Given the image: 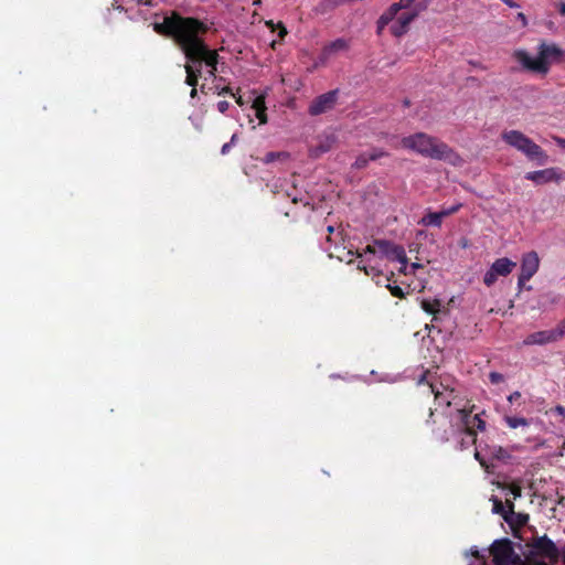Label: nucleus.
Here are the masks:
<instances>
[{"mask_svg":"<svg viewBox=\"0 0 565 565\" xmlns=\"http://www.w3.org/2000/svg\"><path fill=\"white\" fill-rule=\"evenodd\" d=\"M154 31L171 38L184 53L200 35L209 31V26L196 18L182 17L177 12L166 17L161 23L154 24Z\"/></svg>","mask_w":565,"mask_h":565,"instance_id":"nucleus-1","label":"nucleus"},{"mask_svg":"<svg viewBox=\"0 0 565 565\" xmlns=\"http://www.w3.org/2000/svg\"><path fill=\"white\" fill-rule=\"evenodd\" d=\"M428 0H399L393 3L377 20V33L381 34L391 22V33L399 38L408 30L411 22L427 8Z\"/></svg>","mask_w":565,"mask_h":565,"instance_id":"nucleus-2","label":"nucleus"},{"mask_svg":"<svg viewBox=\"0 0 565 565\" xmlns=\"http://www.w3.org/2000/svg\"><path fill=\"white\" fill-rule=\"evenodd\" d=\"M403 148L412 150L425 158L444 160L456 163L460 160L459 154L446 142L425 132H416L401 140Z\"/></svg>","mask_w":565,"mask_h":565,"instance_id":"nucleus-3","label":"nucleus"},{"mask_svg":"<svg viewBox=\"0 0 565 565\" xmlns=\"http://www.w3.org/2000/svg\"><path fill=\"white\" fill-rule=\"evenodd\" d=\"M565 52L555 43L541 42L537 46V55L532 57L524 50H516L513 54L514 58L522 67L532 73L546 75L553 62H558Z\"/></svg>","mask_w":565,"mask_h":565,"instance_id":"nucleus-4","label":"nucleus"},{"mask_svg":"<svg viewBox=\"0 0 565 565\" xmlns=\"http://www.w3.org/2000/svg\"><path fill=\"white\" fill-rule=\"evenodd\" d=\"M426 395L428 398L430 395H434V401L437 405L435 411L428 407L429 414L426 424L431 426V434L437 441L446 443L449 440V434L446 429L440 431V416L439 413L435 414V412H437L440 406L449 407L451 405L455 398V391L445 386L443 383H440L439 386L434 383H427Z\"/></svg>","mask_w":565,"mask_h":565,"instance_id":"nucleus-5","label":"nucleus"},{"mask_svg":"<svg viewBox=\"0 0 565 565\" xmlns=\"http://www.w3.org/2000/svg\"><path fill=\"white\" fill-rule=\"evenodd\" d=\"M501 139L539 166L548 162L550 157L546 151L520 130H505L501 134Z\"/></svg>","mask_w":565,"mask_h":565,"instance_id":"nucleus-6","label":"nucleus"},{"mask_svg":"<svg viewBox=\"0 0 565 565\" xmlns=\"http://www.w3.org/2000/svg\"><path fill=\"white\" fill-rule=\"evenodd\" d=\"M183 54L189 62L198 65L201 70L202 64L204 63L209 67L207 75L210 77L216 78L215 74L218 63V53L216 50L209 49L202 35H200L190 46L189 51H185Z\"/></svg>","mask_w":565,"mask_h":565,"instance_id":"nucleus-7","label":"nucleus"},{"mask_svg":"<svg viewBox=\"0 0 565 565\" xmlns=\"http://www.w3.org/2000/svg\"><path fill=\"white\" fill-rule=\"evenodd\" d=\"M489 554L493 565H523L522 556L515 552L514 543L508 537L494 540Z\"/></svg>","mask_w":565,"mask_h":565,"instance_id":"nucleus-8","label":"nucleus"},{"mask_svg":"<svg viewBox=\"0 0 565 565\" xmlns=\"http://www.w3.org/2000/svg\"><path fill=\"white\" fill-rule=\"evenodd\" d=\"M527 546L530 547L529 554L526 555V559L529 561H531L532 557L545 558L551 563L558 561L559 551L547 535L534 539Z\"/></svg>","mask_w":565,"mask_h":565,"instance_id":"nucleus-9","label":"nucleus"},{"mask_svg":"<svg viewBox=\"0 0 565 565\" xmlns=\"http://www.w3.org/2000/svg\"><path fill=\"white\" fill-rule=\"evenodd\" d=\"M472 411L458 409L459 420L462 425L463 431L471 437L472 443L477 441V431L486 429V422L481 418V414L471 415Z\"/></svg>","mask_w":565,"mask_h":565,"instance_id":"nucleus-10","label":"nucleus"},{"mask_svg":"<svg viewBox=\"0 0 565 565\" xmlns=\"http://www.w3.org/2000/svg\"><path fill=\"white\" fill-rule=\"evenodd\" d=\"M339 89H332L324 94L317 96L309 105L308 113L311 116L322 115L331 109L338 103Z\"/></svg>","mask_w":565,"mask_h":565,"instance_id":"nucleus-11","label":"nucleus"},{"mask_svg":"<svg viewBox=\"0 0 565 565\" xmlns=\"http://www.w3.org/2000/svg\"><path fill=\"white\" fill-rule=\"evenodd\" d=\"M524 178L536 184L561 182L565 181V171H563L561 168L552 167L543 170L527 172Z\"/></svg>","mask_w":565,"mask_h":565,"instance_id":"nucleus-12","label":"nucleus"},{"mask_svg":"<svg viewBox=\"0 0 565 565\" xmlns=\"http://www.w3.org/2000/svg\"><path fill=\"white\" fill-rule=\"evenodd\" d=\"M540 259L537 253H526L521 262V273L518 279L519 288H522L526 281H529L539 270Z\"/></svg>","mask_w":565,"mask_h":565,"instance_id":"nucleus-13","label":"nucleus"},{"mask_svg":"<svg viewBox=\"0 0 565 565\" xmlns=\"http://www.w3.org/2000/svg\"><path fill=\"white\" fill-rule=\"evenodd\" d=\"M564 335L561 331V328L557 324L552 330H543V331H537V332H533V333L529 334L524 339L523 344L524 345H535V344L544 345V344L556 342L559 339H562Z\"/></svg>","mask_w":565,"mask_h":565,"instance_id":"nucleus-14","label":"nucleus"},{"mask_svg":"<svg viewBox=\"0 0 565 565\" xmlns=\"http://www.w3.org/2000/svg\"><path fill=\"white\" fill-rule=\"evenodd\" d=\"M350 49V41L345 40L343 38H339L327 45L323 46L321 54H320V61L321 63H327L328 60H330L332 56L340 52H345Z\"/></svg>","mask_w":565,"mask_h":565,"instance_id":"nucleus-15","label":"nucleus"},{"mask_svg":"<svg viewBox=\"0 0 565 565\" xmlns=\"http://www.w3.org/2000/svg\"><path fill=\"white\" fill-rule=\"evenodd\" d=\"M529 514L515 512L514 510H508L507 515H503V520L513 529H520L529 522Z\"/></svg>","mask_w":565,"mask_h":565,"instance_id":"nucleus-16","label":"nucleus"},{"mask_svg":"<svg viewBox=\"0 0 565 565\" xmlns=\"http://www.w3.org/2000/svg\"><path fill=\"white\" fill-rule=\"evenodd\" d=\"M386 258L401 263L402 267L399 268V271L407 274L408 259L403 246L394 244Z\"/></svg>","mask_w":565,"mask_h":565,"instance_id":"nucleus-17","label":"nucleus"},{"mask_svg":"<svg viewBox=\"0 0 565 565\" xmlns=\"http://www.w3.org/2000/svg\"><path fill=\"white\" fill-rule=\"evenodd\" d=\"M185 68V84L191 87H196L199 83V78L202 75V70L198 66L192 64L188 61V63L184 65Z\"/></svg>","mask_w":565,"mask_h":565,"instance_id":"nucleus-18","label":"nucleus"},{"mask_svg":"<svg viewBox=\"0 0 565 565\" xmlns=\"http://www.w3.org/2000/svg\"><path fill=\"white\" fill-rule=\"evenodd\" d=\"M515 267V263L507 257H502L497 259L492 266L491 269L497 273L498 276H507L509 275L512 269Z\"/></svg>","mask_w":565,"mask_h":565,"instance_id":"nucleus-19","label":"nucleus"},{"mask_svg":"<svg viewBox=\"0 0 565 565\" xmlns=\"http://www.w3.org/2000/svg\"><path fill=\"white\" fill-rule=\"evenodd\" d=\"M252 107L255 110V115L258 118L259 124L260 125L266 124L267 122V114H266L267 107L265 104V97L263 95L257 96L253 100Z\"/></svg>","mask_w":565,"mask_h":565,"instance_id":"nucleus-20","label":"nucleus"},{"mask_svg":"<svg viewBox=\"0 0 565 565\" xmlns=\"http://www.w3.org/2000/svg\"><path fill=\"white\" fill-rule=\"evenodd\" d=\"M443 216L440 212H428L425 214L422 220L419 221V224L424 226H435L440 227L443 224Z\"/></svg>","mask_w":565,"mask_h":565,"instance_id":"nucleus-21","label":"nucleus"},{"mask_svg":"<svg viewBox=\"0 0 565 565\" xmlns=\"http://www.w3.org/2000/svg\"><path fill=\"white\" fill-rule=\"evenodd\" d=\"M441 302L439 299H423L422 309L437 319L436 315L440 312Z\"/></svg>","mask_w":565,"mask_h":565,"instance_id":"nucleus-22","label":"nucleus"},{"mask_svg":"<svg viewBox=\"0 0 565 565\" xmlns=\"http://www.w3.org/2000/svg\"><path fill=\"white\" fill-rule=\"evenodd\" d=\"M358 268L360 270H363L365 273V275L367 276H371L373 280H375V284L379 285V286H382L383 285V277H382V274L381 271L374 267V266H366L362 263H360L358 265Z\"/></svg>","mask_w":565,"mask_h":565,"instance_id":"nucleus-23","label":"nucleus"},{"mask_svg":"<svg viewBox=\"0 0 565 565\" xmlns=\"http://www.w3.org/2000/svg\"><path fill=\"white\" fill-rule=\"evenodd\" d=\"M393 277H394V273H391V276L385 277V279H384L386 281L385 287L391 291L392 296L399 298V299L405 298V292L402 289V287L395 285V282L392 284Z\"/></svg>","mask_w":565,"mask_h":565,"instance_id":"nucleus-24","label":"nucleus"},{"mask_svg":"<svg viewBox=\"0 0 565 565\" xmlns=\"http://www.w3.org/2000/svg\"><path fill=\"white\" fill-rule=\"evenodd\" d=\"M492 458L498 459L503 462H509L512 459L511 454L508 449L501 446H494L491 449Z\"/></svg>","mask_w":565,"mask_h":565,"instance_id":"nucleus-25","label":"nucleus"},{"mask_svg":"<svg viewBox=\"0 0 565 565\" xmlns=\"http://www.w3.org/2000/svg\"><path fill=\"white\" fill-rule=\"evenodd\" d=\"M504 422L507 423V425L512 428V429H515L520 426H529V420L524 417H514V416H505L504 417Z\"/></svg>","mask_w":565,"mask_h":565,"instance_id":"nucleus-26","label":"nucleus"},{"mask_svg":"<svg viewBox=\"0 0 565 565\" xmlns=\"http://www.w3.org/2000/svg\"><path fill=\"white\" fill-rule=\"evenodd\" d=\"M375 245L377 253H380L381 256L383 257H387L390 254V249L393 247L394 244L385 239H375Z\"/></svg>","mask_w":565,"mask_h":565,"instance_id":"nucleus-27","label":"nucleus"},{"mask_svg":"<svg viewBox=\"0 0 565 565\" xmlns=\"http://www.w3.org/2000/svg\"><path fill=\"white\" fill-rule=\"evenodd\" d=\"M492 501H493V508H492L493 513L500 514L502 518H503V515H507L508 510L505 509L504 503L495 497L492 499Z\"/></svg>","mask_w":565,"mask_h":565,"instance_id":"nucleus-28","label":"nucleus"},{"mask_svg":"<svg viewBox=\"0 0 565 565\" xmlns=\"http://www.w3.org/2000/svg\"><path fill=\"white\" fill-rule=\"evenodd\" d=\"M370 161H371V159H369V154L366 152H364V153H361L360 156H358L353 167L356 169H363L369 164Z\"/></svg>","mask_w":565,"mask_h":565,"instance_id":"nucleus-29","label":"nucleus"},{"mask_svg":"<svg viewBox=\"0 0 565 565\" xmlns=\"http://www.w3.org/2000/svg\"><path fill=\"white\" fill-rule=\"evenodd\" d=\"M497 279H498V275L491 268L483 276V282L488 287L492 286L497 281Z\"/></svg>","mask_w":565,"mask_h":565,"instance_id":"nucleus-30","label":"nucleus"},{"mask_svg":"<svg viewBox=\"0 0 565 565\" xmlns=\"http://www.w3.org/2000/svg\"><path fill=\"white\" fill-rule=\"evenodd\" d=\"M461 206H462L461 203H458V204L452 205L450 207L441 209L439 212H440V214H441V216L444 218V217H447V216H450V215L457 213L460 210Z\"/></svg>","mask_w":565,"mask_h":565,"instance_id":"nucleus-31","label":"nucleus"},{"mask_svg":"<svg viewBox=\"0 0 565 565\" xmlns=\"http://www.w3.org/2000/svg\"><path fill=\"white\" fill-rule=\"evenodd\" d=\"M367 154H369V159H371V161H375L382 157L388 156V153L382 149H373Z\"/></svg>","mask_w":565,"mask_h":565,"instance_id":"nucleus-32","label":"nucleus"},{"mask_svg":"<svg viewBox=\"0 0 565 565\" xmlns=\"http://www.w3.org/2000/svg\"><path fill=\"white\" fill-rule=\"evenodd\" d=\"M509 490L511 492V494L513 495V499H518V498H521L522 495V488L520 484L518 483H511L510 487H509Z\"/></svg>","mask_w":565,"mask_h":565,"instance_id":"nucleus-33","label":"nucleus"},{"mask_svg":"<svg viewBox=\"0 0 565 565\" xmlns=\"http://www.w3.org/2000/svg\"><path fill=\"white\" fill-rule=\"evenodd\" d=\"M489 380L492 384H500L504 382V376L499 372H491L489 374Z\"/></svg>","mask_w":565,"mask_h":565,"instance_id":"nucleus-34","label":"nucleus"},{"mask_svg":"<svg viewBox=\"0 0 565 565\" xmlns=\"http://www.w3.org/2000/svg\"><path fill=\"white\" fill-rule=\"evenodd\" d=\"M281 156H284L282 152H267L265 156L264 162L271 163L275 160H277L278 158H280Z\"/></svg>","mask_w":565,"mask_h":565,"instance_id":"nucleus-35","label":"nucleus"},{"mask_svg":"<svg viewBox=\"0 0 565 565\" xmlns=\"http://www.w3.org/2000/svg\"><path fill=\"white\" fill-rule=\"evenodd\" d=\"M376 254L377 253V249H376V245H375V241L373 242V244H370L367 245L362 253H356V256L358 257H362L364 254Z\"/></svg>","mask_w":565,"mask_h":565,"instance_id":"nucleus-36","label":"nucleus"},{"mask_svg":"<svg viewBox=\"0 0 565 565\" xmlns=\"http://www.w3.org/2000/svg\"><path fill=\"white\" fill-rule=\"evenodd\" d=\"M230 107V103L226 100H221L217 103V110L222 114H225Z\"/></svg>","mask_w":565,"mask_h":565,"instance_id":"nucleus-37","label":"nucleus"},{"mask_svg":"<svg viewBox=\"0 0 565 565\" xmlns=\"http://www.w3.org/2000/svg\"><path fill=\"white\" fill-rule=\"evenodd\" d=\"M552 139L565 152V138L559 136H553Z\"/></svg>","mask_w":565,"mask_h":565,"instance_id":"nucleus-38","label":"nucleus"},{"mask_svg":"<svg viewBox=\"0 0 565 565\" xmlns=\"http://www.w3.org/2000/svg\"><path fill=\"white\" fill-rule=\"evenodd\" d=\"M471 555L476 557L477 559H480L483 565H487L484 556L479 552L477 547L471 550Z\"/></svg>","mask_w":565,"mask_h":565,"instance_id":"nucleus-39","label":"nucleus"},{"mask_svg":"<svg viewBox=\"0 0 565 565\" xmlns=\"http://www.w3.org/2000/svg\"><path fill=\"white\" fill-rule=\"evenodd\" d=\"M216 89H217V95H225V94H230L232 95L233 97H235V94L232 93V89L230 86H224L222 88L218 89V87L216 86Z\"/></svg>","mask_w":565,"mask_h":565,"instance_id":"nucleus-40","label":"nucleus"},{"mask_svg":"<svg viewBox=\"0 0 565 565\" xmlns=\"http://www.w3.org/2000/svg\"><path fill=\"white\" fill-rule=\"evenodd\" d=\"M278 29H279L278 36L280 39H284L287 34V29L285 28V25L282 23L278 24Z\"/></svg>","mask_w":565,"mask_h":565,"instance_id":"nucleus-41","label":"nucleus"},{"mask_svg":"<svg viewBox=\"0 0 565 565\" xmlns=\"http://www.w3.org/2000/svg\"><path fill=\"white\" fill-rule=\"evenodd\" d=\"M520 397H521V393H520L519 391H515V392H513V393H511V394L509 395L508 401H509L510 403H512V402H514V401L519 399Z\"/></svg>","mask_w":565,"mask_h":565,"instance_id":"nucleus-42","label":"nucleus"},{"mask_svg":"<svg viewBox=\"0 0 565 565\" xmlns=\"http://www.w3.org/2000/svg\"><path fill=\"white\" fill-rule=\"evenodd\" d=\"M523 565H548L546 562L544 561H529L526 562L525 559H523Z\"/></svg>","mask_w":565,"mask_h":565,"instance_id":"nucleus-43","label":"nucleus"},{"mask_svg":"<svg viewBox=\"0 0 565 565\" xmlns=\"http://www.w3.org/2000/svg\"><path fill=\"white\" fill-rule=\"evenodd\" d=\"M232 148V145L230 142H226L222 146L221 153L227 154Z\"/></svg>","mask_w":565,"mask_h":565,"instance_id":"nucleus-44","label":"nucleus"},{"mask_svg":"<svg viewBox=\"0 0 565 565\" xmlns=\"http://www.w3.org/2000/svg\"><path fill=\"white\" fill-rule=\"evenodd\" d=\"M554 412L557 413L558 415L563 416L565 418V406H562V405H557L555 408H554Z\"/></svg>","mask_w":565,"mask_h":565,"instance_id":"nucleus-45","label":"nucleus"},{"mask_svg":"<svg viewBox=\"0 0 565 565\" xmlns=\"http://www.w3.org/2000/svg\"><path fill=\"white\" fill-rule=\"evenodd\" d=\"M475 458L480 462L481 466H486L484 459L481 457L480 452L476 450Z\"/></svg>","mask_w":565,"mask_h":565,"instance_id":"nucleus-46","label":"nucleus"},{"mask_svg":"<svg viewBox=\"0 0 565 565\" xmlns=\"http://www.w3.org/2000/svg\"><path fill=\"white\" fill-rule=\"evenodd\" d=\"M510 8H519V4L513 0H502Z\"/></svg>","mask_w":565,"mask_h":565,"instance_id":"nucleus-47","label":"nucleus"},{"mask_svg":"<svg viewBox=\"0 0 565 565\" xmlns=\"http://www.w3.org/2000/svg\"><path fill=\"white\" fill-rule=\"evenodd\" d=\"M504 505L507 510H514V503L511 500H507Z\"/></svg>","mask_w":565,"mask_h":565,"instance_id":"nucleus-48","label":"nucleus"},{"mask_svg":"<svg viewBox=\"0 0 565 565\" xmlns=\"http://www.w3.org/2000/svg\"><path fill=\"white\" fill-rule=\"evenodd\" d=\"M518 19H520L522 21L523 25H526V18H525L524 13H522V12L518 13Z\"/></svg>","mask_w":565,"mask_h":565,"instance_id":"nucleus-49","label":"nucleus"},{"mask_svg":"<svg viewBox=\"0 0 565 565\" xmlns=\"http://www.w3.org/2000/svg\"><path fill=\"white\" fill-rule=\"evenodd\" d=\"M563 335H565V318L558 322Z\"/></svg>","mask_w":565,"mask_h":565,"instance_id":"nucleus-50","label":"nucleus"},{"mask_svg":"<svg viewBox=\"0 0 565 565\" xmlns=\"http://www.w3.org/2000/svg\"><path fill=\"white\" fill-rule=\"evenodd\" d=\"M558 11L562 15H565V2L559 4Z\"/></svg>","mask_w":565,"mask_h":565,"instance_id":"nucleus-51","label":"nucleus"},{"mask_svg":"<svg viewBox=\"0 0 565 565\" xmlns=\"http://www.w3.org/2000/svg\"><path fill=\"white\" fill-rule=\"evenodd\" d=\"M196 95H198V88H196V87H192V89H191V92H190V96H191V98L196 97Z\"/></svg>","mask_w":565,"mask_h":565,"instance_id":"nucleus-52","label":"nucleus"},{"mask_svg":"<svg viewBox=\"0 0 565 565\" xmlns=\"http://www.w3.org/2000/svg\"><path fill=\"white\" fill-rule=\"evenodd\" d=\"M236 141H237V135H236V134H234V135L232 136L231 140H230V143H231L232 146H234Z\"/></svg>","mask_w":565,"mask_h":565,"instance_id":"nucleus-53","label":"nucleus"},{"mask_svg":"<svg viewBox=\"0 0 565 565\" xmlns=\"http://www.w3.org/2000/svg\"><path fill=\"white\" fill-rule=\"evenodd\" d=\"M235 99H236V103H237L238 105H241V106H242V105L244 104V103H243V99H242V96H238V97H236V96H235Z\"/></svg>","mask_w":565,"mask_h":565,"instance_id":"nucleus-54","label":"nucleus"},{"mask_svg":"<svg viewBox=\"0 0 565 565\" xmlns=\"http://www.w3.org/2000/svg\"><path fill=\"white\" fill-rule=\"evenodd\" d=\"M411 267H412L413 269H416V268L422 267V265H419L418 263H413V264L411 265Z\"/></svg>","mask_w":565,"mask_h":565,"instance_id":"nucleus-55","label":"nucleus"},{"mask_svg":"<svg viewBox=\"0 0 565 565\" xmlns=\"http://www.w3.org/2000/svg\"><path fill=\"white\" fill-rule=\"evenodd\" d=\"M327 231H328L329 234H332L334 232V227L329 225Z\"/></svg>","mask_w":565,"mask_h":565,"instance_id":"nucleus-56","label":"nucleus"},{"mask_svg":"<svg viewBox=\"0 0 565 565\" xmlns=\"http://www.w3.org/2000/svg\"><path fill=\"white\" fill-rule=\"evenodd\" d=\"M113 7L115 9H117V10H119V11H124V7L122 6H115V4H113Z\"/></svg>","mask_w":565,"mask_h":565,"instance_id":"nucleus-57","label":"nucleus"},{"mask_svg":"<svg viewBox=\"0 0 565 565\" xmlns=\"http://www.w3.org/2000/svg\"><path fill=\"white\" fill-rule=\"evenodd\" d=\"M200 92H201L202 94H206L205 85H202V86L200 87Z\"/></svg>","mask_w":565,"mask_h":565,"instance_id":"nucleus-58","label":"nucleus"},{"mask_svg":"<svg viewBox=\"0 0 565 565\" xmlns=\"http://www.w3.org/2000/svg\"><path fill=\"white\" fill-rule=\"evenodd\" d=\"M425 377H426V375L424 374L418 383L422 384L425 381Z\"/></svg>","mask_w":565,"mask_h":565,"instance_id":"nucleus-59","label":"nucleus"},{"mask_svg":"<svg viewBox=\"0 0 565 565\" xmlns=\"http://www.w3.org/2000/svg\"><path fill=\"white\" fill-rule=\"evenodd\" d=\"M298 201H299L298 198H296V196L292 198V203H298Z\"/></svg>","mask_w":565,"mask_h":565,"instance_id":"nucleus-60","label":"nucleus"},{"mask_svg":"<svg viewBox=\"0 0 565 565\" xmlns=\"http://www.w3.org/2000/svg\"><path fill=\"white\" fill-rule=\"evenodd\" d=\"M267 24L270 25L271 28H274V22L273 21L268 22Z\"/></svg>","mask_w":565,"mask_h":565,"instance_id":"nucleus-61","label":"nucleus"},{"mask_svg":"<svg viewBox=\"0 0 565 565\" xmlns=\"http://www.w3.org/2000/svg\"><path fill=\"white\" fill-rule=\"evenodd\" d=\"M405 106H408L409 105V102L408 100H405L404 102Z\"/></svg>","mask_w":565,"mask_h":565,"instance_id":"nucleus-62","label":"nucleus"}]
</instances>
